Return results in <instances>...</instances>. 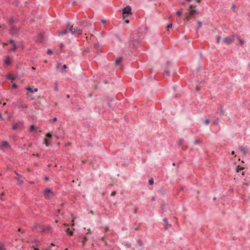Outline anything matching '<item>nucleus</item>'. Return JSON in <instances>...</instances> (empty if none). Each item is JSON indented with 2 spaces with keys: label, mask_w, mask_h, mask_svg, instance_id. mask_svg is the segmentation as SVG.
Segmentation results:
<instances>
[{
  "label": "nucleus",
  "mask_w": 250,
  "mask_h": 250,
  "mask_svg": "<svg viewBox=\"0 0 250 250\" xmlns=\"http://www.w3.org/2000/svg\"><path fill=\"white\" fill-rule=\"evenodd\" d=\"M67 29L69 28V31L71 32L72 35H79L82 33V30L78 29L77 27H74L73 26H70L69 24H68L66 26Z\"/></svg>",
  "instance_id": "f257e3e1"
},
{
  "label": "nucleus",
  "mask_w": 250,
  "mask_h": 250,
  "mask_svg": "<svg viewBox=\"0 0 250 250\" xmlns=\"http://www.w3.org/2000/svg\"><path fill=\"white\" fill-rule=\"evenodd\" d=\"M23 128V123L22 122H14L12 124V129L14 130H21Z\"/></svg>",
  "instance_id": "f03ea898"
},
{
  "label": "nucleus",
  "mask_w": 250,
  "mask_h": 250,
  "mask_svg": "<svg viewBox=\"0 0 250 250\" xmlns=\"http://www.w3.org/2000/svg\"><path fill=\"white\" fill-rule=\"evenodd\" d=\"M234 35L227 36L224 38L223 42L227 45L230 44L234 41Z\"/></svg>",
  "instance_id": "7ed1b4c3"
},
{
  "label": "nucleus",
  "mask_w": 250,
  "mask_h": 250,
  "mask_svg": "<svg viewBox=\"0 0 250 250\" xmlns=\"http://www.w3.org/2000/svg\"><path fill=\"white\" fill-rule=\"evenodd\" d=\"M140 42L137 40L132 39L128 42L129 47L135 48L139 46Z\"/></svg>",
  "instance_id": "20e7f679"
},
{
  "label": "nucleus",
  "mask_w": 250,
  "mask_h": 250,
  "mask_svg": "<svg viewBox=\"0 0 250 250\" xmlns=\"http://www.w3.org/2000/svg\"><path fill=\"white\" fill-rule=\"evenodd\" d=\"M131 8L130 6H127L125 7L123 10L122 17H125V14H128L129 15H131Z\"/></svg>",
  "instance_id": "39448f33"
},
{
  "label": "nucleus",
  "mask_w": 250,
  "mask_h": 250,
  "mask_svg": "<svg viewBox=\"0 0 250 250\" xmlns=\"http://www.w3.org/2000/svg\"><path fill=\"white\" fill-rule=\"evenodd\" d=\"M44 195L46 198L50 199L53 197L54 194L49 189H46L44 190Z\"/></svg>",
  "instance_id": "423d86ee"
},
{
  "label": "nucleus",
  "mask_w": 250,
  "mask_h": 250,
  "mask_svg": "<svg viewBox=\"0 0 250 250\" xmlns=\"http://www.w3.org/2000/svg\"><path fill=\"white\" fill-rule=\"evenodd\" d=\"M9 145L7 142L4 141V142H2L1 146H0V148L2 151H4L6 150L7 149H8L9 148Z\"/></svg>",
  "instance_id": "0eeeda50"
},
{
  "label": "nucleus",
  "mask_w": 250,
  "mask_h": 250,
  "mask_svg": "<svg viewBox=\"0 0 250 250\" xmlns=\"http://www.w3.org/2000/svg\"><path fill=\"white\" fill-rule=\"evenodd\" d=\"M194 8L195 6L192 5H190L189 9V14L190 15L193 16L196 13V10L194 9Z\"/></svg>",
  "instance_id": "6e6552de"
},
{
  "label": "nucleus",
  "mask_w": 250,
  "mask_h": 250,
  "mask_svg": "<svg viewBox=\"0 0 250 250\" xmlns=\"http://www.w3.org/2000/svg\"><path fill=\"white\" fill-rule=\"evenodd\" d=\"M18 181V184H22L24 178L21 175L17 174V177H16Z\"/></svg>",
  "instance_id": "1a4fd4ad"
},
{
  "label": "nucleus",
  "mask_w": 250,
  "mask_h": 250,
  "mask_svg": "<svg viewBox=\"0 0 250 250\" xmlns=\"http://www.w3.org/2000/svg\"><path fill=\"white\" fill-rule=\"evenodd\" d=\"M26 89L31 93H33V92H37L38 90V88H35L33 89L32 88L30 87H27Z\"/></svg>",
  "instance_id": "9d476101"
},
{
  "label": "nucleus",
  "mask_w": 250,
  "mask_h": 250,
  "mask_svg": "<svg viewBox=\"0 0 250 250\" xmlns=\"http://www.w3.org/2000/svg\"><path fill=\"white\" fill-rule=\"evenodd\" d=\"M240 150L244 155L246 154L248 151V149L247 148L242 146L240 147Z\"/></svg>",
  "instance_id": "9b49d317"
},
{
  "label": "nucleus",
  "mask_w": 250,
  "mask_h": 250,
  "mask_svg": "<svg viewBox=\"0 0 250 250\" xmlns=\"http://www.w3.org/2000/svg\"><path fill=\"white\" fill-rule=\"evenodd\" d=\"M163 221L165 223L164 229H168V226L167 219V218H165L163 220Z\"/></svg>",
  "instance_id": "f8f14e48"
},
{
  "label": "nucleus",
  "mask_w": 250,
  "mask_h": 250,
  "mask_svg": "<svg viewBox=\"0 0 250 250\" xmlns=\"http://www.w3.org/2000/svg\"><path fill=\"white\" fill-rule=\"evenodd\" d=\"M122 60V58H117L115 61L116 65H119L120 63L121 62Z\"/></svg>",
  "instance_id": "ddd939ff"
},
{
  "label": "nucleus",
  "mask_w": 250,
  "mask_h": 250,
  "mask_svg": "<svg viewBox=\"0 0 250 250\" xmlns=\"http://www.w3.org/2000/svg\"><path fill=\"white\" fill-rule=\"evenodd\" d=\"M37 129V128H36L34 125H31L30 126V127L29 128V132H32L35 130H36Z\"/></svg>",
  "instance_id": "4468645a"
},
{
  "label": "nucleus",
  "mask_w": 250,
  "mask_h": 250,
  "mask_svg": "<svg viewBox=\"0 0 250 250\" xmlns=\"http://www.w3.org/2000/svg\"><path fill=\"white\" fill-rule=\"evenodd\" d=\"M5 63L7 65H9L11 63V61H10V58L9 57H7V58L6 59L5 61Z\"/></svg>",
  "instance_id": "2eb2a0df"
},
{
  "label": "nucleus",
  "mask_w": 250,
  "mask_h": 250,
  "mask_svg": "<svg viewBox=\"0 0 250 250\" xmlns=\"http://www.w3.org/2000/svg\"><path fill=\"white\" fill-rule=\"evenodd\" d=\"M7 78L9 80H14L15 79V78L13 77V76L12 74H8L7 75Z\"/></svg>",
  "instance_id": "dca6fc26"
},
{
  "label": "nucleus",
  "mask_w": 250,
  "mask_h": 250,
  "mask_svg": "<svg viewBox=\"0 0 250 250\" xmlns=\"http://www.w3.org/2000/svg\"><path fill=\"white\" fill-rule=\"evenodd\" d=\"M67 30H66V29H65V30H63V31H62L60 32L59 33V36H63V35H64L65 34H66L67 33Z\"/></svg>",
  "instance_id": "f3484780"
},
{
  "label": "nucleus",
  "mask_w": 250,
  "mask_h": 250,
  "mask_svg": "<svg viewBox=\"0 0 250 250\" xmlns=\"http://www.w3.org/2000/svg\"><path fill=\"white\" fill-rule=\"evenodd\" d=\"M66 232L68 233L70 235H72L73 234V232L72 230H70V229L68 228L66 230Z\"/></svg>",
  "instance_id": "a211bd4d"
},
{
  "label": "nucleus",
  "mask_w": 250,
  "mask_h": 250,
  "mask_svg": "<svg viewBox=\"0 0 250 250\" xmlns=\"http://www.w3.org/2000/svg\"><path fill=\"white\" fill-rule=\"evenodd\" d=\"M238 41L241 44V45H243V44H245V42L242 40V39H241L239 37H238Z\"/></svg>",
  "instance_id": "6ab92c4d"
},
{
  "label": "nucleus",
  "mask_w": 250,
  "mask_h": 250,
  "mask_svg": "<svg viewBox=\"0 0 250 250\" xmlns=\"http://www.w3.org/2000/svg\"><path fill=\"white\" fill-rule=\"evenodd\" d=\"M191 16H192V15H190V14H189L188 15H187L185 17L184 20L185 21H189L191 18Z\"/></svg>",
  "instance_id": "aec40b11"
},
{
  "label": "nucleus",
  "mask_w": 250,
  "mask_h": 250,
  "mask_svg": "<svg viewBox=\"0 0 250 250\" xmlns=\"http://www.w3.org/2000/svg\"><path fill=\"white\" fill-rule=\"evenodd\" d=\"M245 169V168L244 167H240L239 166H238L237 167V170H236V172L237 173H239V172H240L241 170H243Z\"/></svg>",
  "instance_id": "412c9836"
},
{
  "label": "nucleus",
  "mask_w": 250,
  "mask_h": 250,
  "mask_svg": "<svg viewBox=\"0 0 250 250\" xmlns=\"http://www.w3.org/2000/svg\"><path fill=\"white\" fill-rule=\"evenodd\" d=\"M17 48V46L15 43L13 45V47L11 49V51H14Z\"/></svg>",
  "instance_id": "4be33fe9"
},
{
  "label": "nucleus",
  "mask_w": 250,
  "mask_h": 250,
  "mask_svg": "<svg viewBox=\"0 0 250 250\" xmlns=\"http://www.w3.org/2000/svg\"><path fill=\"white\" fill-rule=\"evenodd\" d=\"M87 239L86 237H85H85H83V241H82V243H83V246H84V243H85V242L86 241H87Z\"/></svg>",
  "instance_id": "5701e85b"
},
{
  "label": "nucleus",
  "mask_w": 250,
  "mask_h": 250,
  "mask_svg": "<svg viewBox=\"0 0 250 250\" xmlns=\"http://www.w3.org/2000/svg\"><path fill=\"white\" fill-rule=\"evenodd\" d=\"M0 250H5L3 244L0 243Z\"/></svg>",
  "instance_id": "b1692460"
},
{
  "label": "nucleus",
  "mask_w": 250,
  "mask_h": 250,
  "mask_svg": "<svg viewBox=\"0 0 250 250\" xmlns=\"http://www.w3.org/2000/svg\"><path fill=\"white\" fill-rule=\"evenodd\" d=\"M172 24H168V25H167V30L168 31V30H169V29L170 28H172Z\"/></svg>",
  "instance_id": "393cba45"
},
{
  "label": "nucleus",
  "mask_w": 250,
  "mask_h": 250,
  "mask_svg": "<svg viewBox=\"0 0 250 250\" xmlns=\"http://www.w3.org/2000/svg\"><path fill=\"white\" fill-rule=\"evenodd\" d=\"M204 123L205 125H208L209 123V121L208 119H206L204 120Z\"/></svg>",
  "instance_id": "a878e982"
},
{
  "label": "nucleus",
  "mask_w": 250,
  "mask_h": 250,
  "mask_svg": "<svg viewBox=\"0 0 250 250\" xmlns=\"http://www.w3.org/2000/svg\"><path fill=\"white\" fill-rule=\"evenodd\" d=\"M216 38H217V42L219 43L221 39V37L220 36H217Z\"/></svg>",
  "instance_id": "bb28decb"
},
{
  "label": "nucleus",
  "mask_w": 250,
  "mask_h": 250,
  "mask_svg": "<svg viewBox=\"0 0 250 250\" xmlns=\"http://www.w3.org/2000/svg\"><path fill=\"white\" fill-rule=\"evenodd\" d=\"M44 144L46 146H49V144L47 142V140L46 139H44Z\"/></svg>",
  "instance_id": "cd10ccee"
},
{
  "label": "nucleus",
  "mask_w": 250,
  "mask_h": 250,
  "mask_svg": "<svg viewBox=\"0 0 250 250\" xmlns=\"http://www.w3.org/2000/svg\"><path fill=\"white\" fill-rule=\"evenodd\" d=\"M182 14V12L180 11H178L176 12V15L177 16H180Z\"/></svg>",
  "instance_id": "c85d7f7f"
},
{
  "label": "nucleus",
  "mask_w": 250,
  "mask_h": 250,
  "mask_svg": "<svg viewBox=\"0 0 250 250\" xmlns=\"http://www.w3.org/2000/svg\"><path fill=\"white\" fill-rule=\"evenodd\" d=\"M46 137L48 138H51L52 137V134L50 133H48L46 134Z\"/></svg>",
  "instance_id": "c756f323"
},
{
  "label": "nucleus",
  "mask_w": 250,
  "mask_h": 250,
  "mask_svg": "<svg viewBox=\"0 0 250 250\" xmlns=\"http://www.w3.org/2000/svg\"><path fill=\"white\" fill-rule=\"evenodd\" d=\"M47 53L48 55H51L52 54V51L50 49H48L47 51Z\"/></svg>",
  "instance_id": "7c9ffc66"
},
{
  "label": "nucleus",
  "mask_w": 250,
  "mask_h": 250,
  "mask_svg": "<svg viewBox=\"0 0 250 250\" xmlns=\"http://www.w3.org/2000/svg\"><path fill=\"white\" fill-rule=\"evenodd\" d=\"M148 182H149V184L150 185H152L153 183V179L152 178L150 179L149 180Z\"/></svg>",
  "instance_id": "2f4dec72"
},
{
  "label": "nucleus",
  "mask_w": 250,
  "mask_h": 250,
  "mask_svg": "<svg viewBox=\"0 0 250 250\" xmlns=\"http://www.w3.org/2000/svg\"><path fill=\"white\" fill-rule=\"evenodd\" d=\"M116 191H112L111 192V196H115L116 195Z\"/></svg>",
  "instance_id": "473e14b6"
},
{
  "label": "nucleus",
  "mask_w": 250,
  "mask_h": 250,
  "mask_svg": "<svg viewBox=\"0 0 250 250\" xmlns=\"http://www.w3.org/2000/svg\"><path fill=\"white\" fill-rule=\"evenodd\" d=\"M9 42V43L12 44V45L15 43L14 41L12 40H10Z\"/></svg>",
  "instance_id": "72a5a7b5"
},
{
  "label": "nucleus",
  "mask_w": 250,
  "mask_h": 250,
  "mask_svg": "<svg viewBox=\"0 0 250 250\" xmlns=\"http://www.w3.org/2000/svg\"><path fill=\"white\" fill-rule=\"evenodd\" d=\"M129 15L128 14H125V17H122L123 19L125 20Z\"/></svg>",
  "instance_id": "f704fd0d"
},
{
  "label": "nucleus",
  "mask_w": 250,
  "mask_h": 250,
  "mask_svg": "<svg viewBox=\"0 0 250 250\" xmlns=\"http://www.w3.org/2000/svg\"><path fill=\"white\" fill-rule=\"evenodd\" d=\"M14 21L13 20V19H11L9 20V23L10 24H12V23H13Z\"/></svg>",
  "instance_id": "c9c22d12"
},
{
  "label": "nucleus",
  "mask_w": 250,
  "mask_h": 250,
  "mask_svg": "<svg viewBox=\"0 0 250 250\" xmlns=\"http://www.w3.org/2000/svg\"><path fill=\"white\" fill-rule=\"evenodd\" d=\"M57 121V118L56 117L54 118L53 119V120H52V122H56V121Z\"/></svg>",
  "instance_id": "e433bc0d"
},
{
  "label": "nucleus",
  "mask_w": 250,
  "mask_h": 250,
  "mask_svg": "<svg viewBox=\"0 0 250 250\" xmlns=\"http://www.w3.org/2000/svg\"><path fill=\"white\" fill-rule=\"evenodd\" d=\"M12 87H13V88H17V84H16L14 83V84L12 85Z\"/></svg>",
  "instance_id": "4c0bfd02"
},
{
  "label": "nucleus",
  "mask_w": 250,
  "mask_h": 250,
  "mask_svg": "<svg viewBox=\"0 0 250 250\" xmlns=\"http://www.w3.org/2000/svg\"><path fill=\"white\" fill-rule=\"evenodd\" d=\"M197 24H198L199 26L200 27L201 26V22L200 21H197Z\"/></svg>",
  "instance_id": "58836bf2"
},
{
  "label": "nucleus",
  "mask_w": 250,
  "mask_h": 250,
  "mask_svg": "<svg viewBox=\"0 0 250 250\" xmlns=\"http://www.w3.org/2000/svg\"><path fill=\"white\" fill-rule=\"evenodd\" d=\"M72 226H74V219L73 218L72 220V225H71Z\"/></svg>",
  "instance_id": "ea45409f"
},
{
  "label": "nucleus",
  "mask_w": 250,
  "mask_h": 250,
  "mask_svg": "<svg viewBox=\"0 0 250 250\" xmlns=\"http://www.w3.org/2000/svg\"><path fill=\"white\" fill-rule=\"evenodd\" d=\"M182 143H183V140H180L179 142V145H181L182 144Z\"/></svg>",
  "instance_id": "a19ab883"
},
{
  "label": "nucleus",
  "mask_w": 250,
  "mask_h": 250,
  "mask_svg": "<svg viewBox=\"0 0 250 250\" xmlns=\"http://www.w3.org/2000/svg\"><path fill=\"white\" fill-rule=\"evenodd\" d=\"M165 72L167 74V75L169 76V71H168L167 70H165Z\"/></svg>",
  "instance_id": "79ce46f5"
},
{
  "label": "nucleus",
  "mask_w": 250,
  "mask_h": 250,
  "mask_svg": "<svg viewBox=\"0 0 250 250\" xmlns=\"http://www.w3.org/2000/svg\"><path fill=\"white\" fill-rule=\"evenodd\" d=\"M90 229H87V233L86 234H90Z\"/></svg>",
  "instance_id": "37998d69"
},
{
  "label": "nucleus",
  "mask_w": 250,
  "mask_h": 250,
  "mask_svg": "<svg viewBox=\"0 0 250 250\" xmlns=\"http://www.w3.org/2000/svg\"><path fill=\"white\" fill-rule=\"evenodd\" d=\"M241 174L242 176H244V175H245V172H244V171H243V172H242L241 173Z\"/></svg>",
  "instance_id": "c03bdc74"
},
{
  "label": "nucleus",
  "mask_w": 250,
  "mask_h": 250,
  "mask_svg": "<svg viewBox=\"0 0 250 250\" xmlns=\"http://www.w3.org/2000/svg\"><path fill=\"white\" fill-rule=\"evenodd\" d=\"M125 22L126 23H129V21L128 20H126L125 21Z\"/></svg>",
  "instance_id": "a18cd8bd"
},
{
  "label": "nucleus",
  "mask_w": 250,
  "mask_h": 250,
  "mask_svg": "<svg viewBox=\"0 0 250 250\" xmlns=\"http://www.w3.org/2000/svg\"><path fill=\"white\" fill-rule=\"evenodd\" d=\"M198 143H199V142H198V140H196V141H195V143H194V144H198Z\"/></svg>",
  "instance_id": "49530a36"
},
{
  "label": "nucleus",
  "mask_w": 250,
  "mask_h": 250,
  "mask_svg": "<svg viewBox=\"0 0 250 250\" xmlns=\"http://www.w3.org/2000/svg\"><path fill=\"white\" fill-rule=\"evenodd\" d=\"M63 68L65 69V68H67V66H66L65 64H64V65H63Z\"/></svg>",
  "instance_id": "de8ad7c7"
},
{
  "label": "nucleus",
  "mask_w": 250,
  "mask_h": 250,
  "mask_svg": "<svg viewBox=\"0 0 250 250\" xmlns=\"http://www.w3.org/2000/svg\"><path fill=\"white\" fill-rule=\"evenodd\" d=\"M101 21H102V22H103V23H104L105 22V20H102Z\"/></svg>",
  "instance_id": "09e8293b"
},
{
  "label": "nucleus",
  "mask_w": 250,
  "mask_h": 250,
  "mask_svg": "<svg viewBox=\"0 0 250 250\" xmlns=\"http://www.w3.org/2000/svg\"><path fill=\"white\" fill-rule=\"evenodd\" d=\"M151 201H154V197H152V198H151Z\"/></svg>",
  "instance_id": "8fccbe9b"
},
{
  "label": "nucleus",
  "mask_w": 250,
  "mask_h": 250,
  "mask_svg": "<svg viewBox=\"0 0 250 250\" xmlns=\"http://www.w3.org/2000/svg\"><path fill=\"white\" fill-rule=\"evenodd\" d=\"M196 89L197 91H198V90H199V87H198V86H197L196 87Z\"/></svg>",
  "instance_id": "3c124183"
},
{
  "label": "nucleus",
  "mask_w": 250,
  "mask_h": 250,
  "mask_svg": "<svg viewBox=\"0 0 250 250\" xmlns=\"http://www.w3.org/2000/svg\"><path fill=\"white\" fill-rule=\"evenodd\" d=\"M201 0H196V1L198 2V3H200L201 2Z\"/></svg>",
  "instance_id": "603ef678"
},
{
  "label": "nucleus",
  "mask_w": 250,
  "mask_h": 250,
  "mask_svg": "<svg viewBox=\"0 0 250 250\" xmlns=\"http://www.w3.org/2000/svg\"><path fill=\"white\" fill-rule=\"evenodd\" d=\"M235 153L234 151H232V152H231V154L232 155H234Z\"/></svg>",
  "instance_id": "864d4df0"
},
{
  "label": "nucleus",
  "mask_w": 250,
  "mask_h": 250,
  "mask_svg": "<svg viewBox=\"0 0 250 250\" xmlns=\"http://www.w3.org/2000/svg\"><path fill=\"white\" fill-rule=\"evenodd\" d=\"M18 231H21V228H19V229H18Z\"/></svg>",
  "instance_id": "5fc2aeb1"
},
{
  "label": "nucleus",
  "mask_w": 250,
  "mask_h": 250,
  "mask_svg": "<svg viewBox=\"0 0 250 250\" xmlns=\"http://www.w3.org/2000/svg\"><path fill=\"white\" fill-rule=\"evenodd\" d=\"M63 225H64V226H68V224H63Z\"/></svg>",
  "instance_id": "6e6d98bb"
},
{
  "label": "nucleus",
  "mask_w": 250,
  "mask_h": 250,
  "mask_svg": "<svg viewBox=\"0 0 250 250\" xmlns=\"http://www.w3.org/2000/svg\"><path fill=\"white\" fill-rule=\"evenodd\" d=\"M34 249H35V250H39L38 248H35Z\"/></svg>",
  "instance_id": "4d7b16f0"
},
{
  "label": "nucleus",
  "mask_w": 250,
  "mask_h": 250,
  "mask_svg": "<svg viewBox=\"0 0 250 250\" xmlns=\"http://www.w3.org/2000/svg\"><path fill=\"white\" fill-rule=\"evenodd\" d=\"M60 213V210H59V209H58V210H57V213Z\"/></svg>",
  "instance_id": "13d9d810"
},
{
  "label": "nucleus",
  "mask_w": 250,
  "mask_h": 250,
  "mask_svg": "<svg viewBox=\"0 0 250 250\" xmlns=\"http://www.w3.org/2000/svg\"><path fill=\"white\" fill-rule=\"evenodd\" d=\"M63 45L62 44H61V46H60L61 48H62L63 47Z\"/></svg>",
  "instance_id": "bf43d9fd"
},
{
  "label": "nucleus",
  "mask_w": 250,
  "mask_h": 250,
  "mask_svg": "<svg viewBox=\"0 0 250 250\" xmlns=\"http://www.w3.org/2000/svg\"><path fill=\"white\" fill-rule=\"evenodd\" d=\"M6 103H4L3 104V105H6Z\"/></svg>",
  "instance_id": "052dcab7"
},
{
  "label": "nucleus",
  "mask_w": 250,
  "mask_h": 250,
  "mask_svg": "<svg viewBox=\"0 0 250 250\" xmlns=\"http://www.w3.org/2000/svg\"><path fill=\"white\" fill-rule=\"evenodd\" d=\"M67 97L68 98H69V95H67Z\"/></svg>",
  "instance_id": "680f3d73"
},
{
  "label": "nucleus",
  "mask_w": 250,
  "mask_h": 250,
  "mask_svg": "<svg viewBox=\"0 0 250 250\" xmlns=\"http://www.w3.org/2000/svg\"><path fill=\"white\" fill-rule=\"evenodd\" d=\"M55 89L57 90V87H55Z\"/></svg>",
  "instance_id": "e2e57ef3"
},
{
  "label": "nucleus",
  "mask_w": 250,
  "mask_h": 250,
  "mask_svg": "<svg viewBox=\"0 0 250 250\" xmlns=\"http://www.w3.org/2000/svg\"><path fill=\"white\" fill-rule=\"evenodd\" d=\"M48 179V178H45V180H47Z\"/></svg>",
  "instance_id": "0e129e2a"
},
{
  "label": "nucleus",
  "mask_w": 250,
  "mask_h": 250,
  "mask_svg": "<svg viewBox=\"0 0 250 250\" xmlns=\"http://www.w3.org/2000/svg\"><path fill=\"white\" fill-rule=\"evenodd\" d=\"M90 213L92 214L93 213V211H90Z\"/></svg>",
  "instance_id": "69168bd1"
},
{
  "label": "nucleus",
  "mask_w": 250,
  "mask_h": 250,
  "mask_svg": "<svg viewBox=\"0 0 250 250\" xmlns=\"http://www.w3.org/2000/svg\"><path fill=\"white\" fill-rule=\"evenodd\" d=\"M52 246H54V245L53 243H51V244Z\"/></svg>",
  "instance_id": "338daca9"
},
{
  "label": "nucleus",
  "mask_w": 250,
  "mask_h": 250,
  "mask_svg": "<svg viewBox=\"0 0 250 250\" xmlns=\"http://www.w3.org/2000/svg\"><path fill=\"white\" fill-rule=\"evenodd\" d=\"M55 223H58V221H57V220H56V221H55Z\"/></svg>",
  "instance_id": "774afa93"
}]
</instances>
